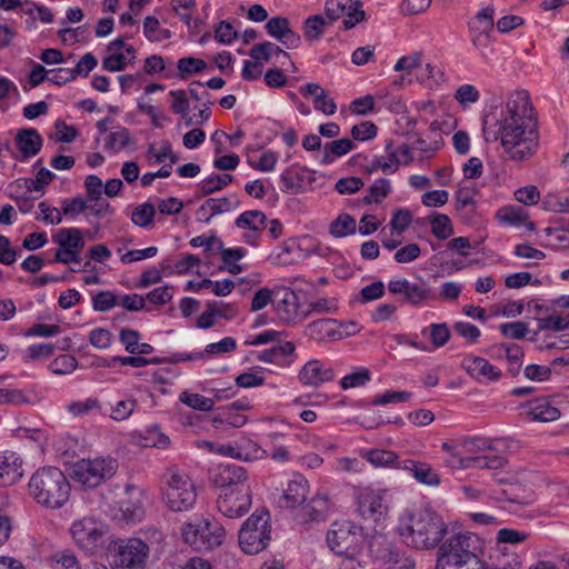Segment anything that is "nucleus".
Masks as SVG:
<instances>
[{
	"mask_svg": "<svg viewBox=\"0 0 569 569\" xmlns=\"http://www.w3.org/2000/svg\"><path fill=\"white\" fill-rule=\"evenodd\" d=\"M482 127L486 141L500 140L513 161L528 160L538 149V120L525 90L512 93L503 108L486 114Z\"/></svg>",
	"mask_w": 569,
	"mask_h": 569,
	"instance_id": "nucleus-1",
	"label": "nucleus"
},
{
	"mask_svg": "<svg viewBox=\"0 0 569 569\" xmlns=\"http://www.w3.org/2000/svg\"><path fill=\"white\" fill-rule=\"evenodd\" d=\"M483 546L475 533L453 535L439 546L436 569H482Z\"/></svg>",
	"mask_w": 569,
	"mask_h": 569,
	"instance_id": "nucleus-2",
	"label": "nucleus"
},
{
	"mask_svg": "<svg viewBox=\"0 0 569 569\" xmlns=\"http://www.w3.org/2000/svg\"><path fill=\"white\" fill-rule=\"evenodd\" d=\"M447 531V523L430 509H420L409 513L398 528L403 541L419 550L435 549Z\"/></svg>",
	"mask_w": 569,
	"mask_h": 569,
	"instance_id": "nucleus-3",
	"label": "nucleus"
},
{
	"mask_svg": "<svg viewBox=\"0 0 569 569\" xmlns=\"http://www.w3.org/2000/svg\"><path fill=\"white\" fill-rule=\"evenodd\" d=\"M29 493L37 503L59 509L66 505L70 497V483L64 473L56 467L38 469L30 478Z\"/></svg>",
	"mask_w": 569,
	"mask_h": 569,
	"instance_id": "nucleus-4",
	"label": "nucleus"
},
{
	"mask_svg": "<svg viewBox=\"0 0 569 569\" xmlns=\"http://www.w3.org/2000/svg\"><path fill=\"white\" fill-rule=\"evenodd\" d=\"M181 536L186 543L199 551H209L222 545L226 530L217 521L194 517L183 523Z\"/></svg>",
	"mask_w": 569,
	"mask_h": 569,
	"instance_id": "nucleus-5",
	"label": "nucleus"
},
{
	"mask_svg": "<svg viewBox=\"0 0 569 569\" xmlns=\"http://www.w3.org/2000/svg\"><path fill=\"white\" fill-rule=\"evenodd\" d=\"M162 499L170 510L186 511L197 501L196 488L187 475L170 468L164 473Z\"/></svg>",
	"mask_w": 569,
	"mask_h": 569,
	"instance_id": "nucleus-6",
	"label": "nucleus"
},
{
	"mask_svg": "<svg viewBox=\"0 0 569 569\" xmlns=\"http://www.w3.org/2000/svg\"><path fill=\"white\" fill-rule=\"evenodd\" d=\"M363 541L362 527L351 521H336L327 533L329 548L337 555L346 556V566H353L351 559Z\"/></svg>",
	"mask_w": 569,
	"mask_h": 569,
	"instance_id": "nucleus-7",
	"label": "nucleus"
},
{
	"mask_svg": "<svg viewBox=\"0 0 569 569\" xmlns=\"http://www.w3.org/2000/svg\"><path fill=\"white\" fill-rule=\"evenodd\" d=\"M118 468L111 458L81 459L71 467V477L88 489L99 487L112 478Z\"/></svg>",
	"mask_w": 569,
	"mask_h": 569,
	"instance_id": "nucleus-8",
	"label": "nucleus"
},
{
	"mask_svg": "<svg viewBox=\"0 0 569 569\" xmlns=\"http://www.w3.org/2000/svg\"><path fill=\"white\" fill-rule=\"evenodd\" d=\"M270 541L269 513L264 510L252 513L239 531V545L248 555L263 550Z\"/></svg>",
	"mask_w": 569,
	"mask_h": 569,
	"instance_id": "nucleus-9",
	"label": "nucleus"
},
{
	"mask_svg": "<svg viewBox=\"0 0 569 569\" xmlns=\"http://www.w3.org/2000/svg\"><path fill=\"white\" fill-rule=\"evenodd\" d=\"M148 556L149 546L143 540H121L111 551V566L113 569H144Z\"/></svg>",
	"mask_w": 569,
	"mask_h": 569,
	"instance_id": "nucleus-10",
	"label": "nucleus"
},
{
	"mask_svg": "<svg viewBox=\"0 0 569 569\" xmlns=\"http://www.w3.org/2000/svg\"><path fill=\"white\" fill-rule=\"evenodd\" d=\"M458 447H461L460 441H445L441 445L442 450L450 455L446 462L452 468L468 469L477 467L481 469H500L506 463L505 458L497 455L462 457L461 453L456 450Z\"/></svg>",
	"mask_w": 569,
	"mask_h": 569,
	"instance_id": "nucleus-11",
	"label": "nucleus"
},
{
	"mask_svg": "<svg viewBox=\"0 0 569 569\" xmlns=\"http://www.w3.org/2000/svg\"><path fill=\"white\" fill-rule=\"evenodd\" d=\"M70 532L80 548L91 551L102 542L107 526L94 518L83 517L72 523Z\"/></svg>",
	"mask_w": 569,
	"mask_h": 569,
	"instance_id": "nucleus-12",
	"label": "nucleus"
},
{
	"mask_svg": "<svg viewBox=\"0 0 569 569\" xmlns=\"http://www.w3.org/2000/svg\"><path fill=\"white\" fill-rule=\"evenodd\" d=\"M325 12L329 24L346 16L342 21L345 30L352 29L366 16L362 3L353 0H327Z\"/></svg>",
	"mask_w": 569,
	"mask_h": 569,
	"instance_id": "nucleus-13",
	"label": "nucleus"
},
{
	"mask_svg": "<svg viewBox=\"0 0 569 569\" xmlns=\"http://www.w3.org/2000/svg\"><path fill=\"white\" fill-rule=\"evenodd\" d=\"M251 488L221 491L217 499L218 510L227 518L243 516L251 507Z\"/></svg>",
	"mask_w": 569,
	"mask_h": 569,
	"instance_id": "nucleus-14",
	"label": "nucleus"
},
{
	"mask_svg": "<svg viewBox=\"0 0 569 569\" xmlns=\"http://www.w3.org/2000/svg\"><path fill=\"white\" fill-rule=\"evenodd\" d=\"M213 485L221 491L250 488L247 470L236 463H221L212 476Z\"/></svg>",
	"mask_w": 569,
	"mask_h": 569,
	"instance_id": "nucleus-15",
	"label": "nucleus"
},
{
	"mask_svg": "<svg viewBox=\"0 0 569 569\" xmlns=\"http://www.w3.org/2000/svg\"><path fill=\"white\" fill-rule=\"evenodd\" d=\"M391 293L403 295L405 300L412 306H421L422 303L436 300V293L423 282H410L407 279L392 280L388 284Z\"/></svg>",
	"mask_w": 569,
	"mask_h": 569,
	"instance_id": "nucleus-16",
	"label": "nucleus"
},
{
	"mask_svg": "<svg viewBox=\"0 0 569 569\" xmlns=\"http://www.w3.org/2000/svg\"><path fill=\"white\" fill-rule=\"evenodd\" d=\"M357 511L365 520L379 521L387 513L382 497L373 491L365 490L358 495Z\"/></svg>",
	"mask_w": 569,
	"mask_h": 569,
	"instance_id": "nucleus-17",
	"label": "nucleus"
},
{
	"mask_svg": "<svg viewBox=\"0 0 569 569\" xmlns=\"http://www.w3.org/2000/svg\"><path fill=\"white\" fill-rule=\"evenodd\" d=\"M273 305L278 317L286 322L295 321L299 315V300L297 293L290 288L282 287L274 290Z\"/></svg>",
	"mask_w": 569,
	"mask_h": 569,
	"instance_id": "nucleus-18",
	"label": "nucleus"
},
{
	"mask_svg": "<svg viewBox=\"0 0 569 569\" xmlns=\"http://www.w3.org/2000/svg\"><path fill=\"white\" fill-rule=\"evenodd\" d=\"M299 380L303 385L319 386L331 381L335 377L331 367L326 366L322 361L313 359L308 361L299 371Z\"/></svg>",
	"mask_w": 569,
	"mask_h": 569,
	"instance_id": "nucleus-19",
	"label": "nucleus"
},
{
	"mask_svg": "<svg viewBox=\"0 0 569 569\" xmlns=\"http://www.w3.org/2000/svg\"><path fill=\"white\" fill-rule=\"evenodd\" d=\"M22 475V461L14 452L6 451L0 453V486H11Z\"/></svg>",
	"mask_w": 569,
	"mask_h": 569,
	"instance_id": "nucleus-20",
	"label": "nucleus"
},
{
	"mask_svg": "<svg viewBox=\"0 0 569 569\" xmlns=\"http://www.w3.org/2000/svg\"><path fill=\"white\" fill-rule=\"evenodd\" d=\"M462 368L475 379L486 378L491 381H497L502 375L501 370L496 366L476 356L466 357L462 361Z\"/></svg>",
	"mask_w": 569,
	"mask_h": 569,
	"instance_id": "nucleus-21",
	"label": "nucleus"
},
{
	"mask_svg": "<svg viewBox=\"0 0 569 569\" xmlns=\"http://www.w3.org/2000/svg\"><path fill=\"white\" fill-rule=\"evenodd\" d=\"M16 144L24 159L31 158L41 150L43 139L33 128L18 130L16 134Z\"/></svg>",
	"mask_w": 569,
	"mask_h": 569,
	"instance_id": "nucleus-22",
	"label": "nucleus"
},
{
	"mask_svg": "<svg viewBox=\"0 0 569 569\" xmlns=\"http://www.w3.org/2000/svg\"><path fill=\"white\" fill-rule=\"evenodd\" d=\"M398 469H405L412 472L415 479L427 486H438L440 477L430 465L415 460H403L402 463L397 465Z\"/></svg>",
	"mask_w": 569,
	"mask_h": 569,
	"instance_id": "nucleus-23",
	"label": "nucleus"
},
{
	"mask_svg": "<svg viewBox=\"0 0 569 569\" xmlns=\"http://www.w3.org/2000/svg\"><path fill=\"white\" fill-rule=\"evenodd\" d=\"M489 559L493 569H520L522 565L519 555L507 546L496 545Z\"/></svg>",
	"mask_w": 569,
	"mask_h": 569,
	"instance_id": "nucleus-24",
	"label": "nucleus"
},
{
	"mask_svg": "<svg viewBox=\"0 0 569 569\" xmlns=\"http://www.w3.org/2000/svg\"><path fill=\"white\" fill-rule=\"evenodd\" d=\"M305 335L316 341H326L335 339L340 336L337 321L333 319H319L310 322L306 329Z\"/></svg>",
	"mask_w": 569,
	"mask_h": 569,
	"instance_id": "nucleus-25",
	"label": "nucleus"
},
{
	"mask_svg": "<svg viewBox=\"0 0 569 569\" xmlns=\"http://www.w3.org/2000/svg\"><path fill=\"white\" fill-rule=\"evenodd\" d=\"M328 509L327 497L318 495L298 511L297 518L300 522L320 521L325 519Z\"/></svg>",
	"mask_w": 569,
	"mask_h": 569,
	"instance_id": "nucleus-26",
	"label": "nucleus"
},
{
	"mask_svg": "<svg viewBox=\"0 0 569 569\" xmlns=\"http://www.w3.org/2000/svg\"><path fill=\"white\" fill-rule=\"evenodd\" d=\"M231 210V201L223 197L219 199L210 198L206 200L196 211V219L199 222L209 223L216 214Z\"/></svg>",
	"mask_w": 569,
	"mask_h": 569,
	"instance_id": "nucleus-27",
	"label": "nucleus"
},
{
	"mask_svg": "<svg viewBox=\"0 0 569 569\" xmlns=\"http://www.w3.org/2000/svg\"><path fill=\"white\" fill-rule=\"evenodd\" d=\"M528 415L535 421L550 422L560 417V411L549 400L541 398L528 403Z\"/></svg>",
	"mask_w": 569,
	"mask_h": 569,
	"instance_id": "nucleus-28",
	"label": "nucleus"
},
{
	"mask_svg": "<svg viewBox=\"0 0 569 569\" xmlns=\"http://www.w3.org/2000/svg\"><path fill=\"white\" fill-rule=\"evenodd\" d=\"M307 493V480L300 478L299 480L290 481L283 492L280 503L286 508H295L305 502Z\"/></svg>",
	"mask_w": 569,
	"mask_h": 569,
	"instance_id": "nucleus-29",
	"label": "nucleus"
},
{
	"mask_svg": "<svg viewBox=\"0 0 569 569\" xmlns=\"http://www.w3.org/2000/svg\"><path fill=\"white\" fill-rule=\"evenodd\" d=\"M53 241L61 248L80 252L84 247L82 231L78 228H62L53 236Z\"/></svg>",
	"mask_w": 569,
	"mask_h": 569,
	"instance_id": "nucleus-30",
	"label": "nucleus"
},
{
	"mask_svg": "<svg viewBox=\"0 0 569 569\" xmlns=\"http://www.w3.org/2000/svg\"><path fill=\"white\" fill-rule=\"evenodd\" d=\"M380 558L383 560L386 565L389 566V569H415L416 561L410 556H407L405 552H401L398 548L393 546L387 547L380 555Z\"/></svg>",
	"mask_w": 569,
	"mask_h": 569,
	"instance_id": "nucleus-31",
	"label": "nucleus"
},
{
	"mask_svg": "<svg viewBox=\"0 0 569 569\" xmlns=\"http://www.w3.org/2000/svg\"><path fill=\"white\" fill-rule=\"evenodd\" d=\"M267 217L262 211L248 210L236 219V226L240 229H250L251 231L259 232L264 229Z\"/></svg>",
	"mask_w": 569,
	"mask_h": 569,
	"instance_id": "nucleus-32",
	"label": "nucleus"
},
{
	"mask_svg": "<svg viewBox=\"0 0 569 569\" xmlns=\"http://www.w3.org/2000/svg\"><path fill=\"white\" fill-rule=\"evenodd\" d=\"M361 456L375 467L395 466L397 468V465L402 463V461H398V456L396 452L385 449L362 451Z\"/></svg>",
	"mask_w": 569,
	"mask_h": 569,
	"instance_id": "nucleus-33",
	"label": "nucleus"
},
{
	"mask_svg": "<svg viewBox=\"0 0 569 569\" xmlns=\"http://www.w3.org/2000/svg\"><path fill=\"white\" fill-rule=\"evenodd\" d=\"M231 174H212L198 184V197H206L216 191H220L231 183Z\"/></svg>",
	"mask_w": 569,
	"mask_h": 569,
	"instance_id": "nucleus-34",
	"label": "nucleus"
},
{
	"mask_svg": "<svg viewBox=\"0 0 569 569\" xmlns=\"http://www.w3.org/2000/svg\"><path fill=\"white\" fill-rule=\"evenodd\" d=\"M495 9L487 7L468 22L469 32H492Z\"/></svg>",
	"mask_w": 569,
	"mask_h": 569,
	"instance_id": "nucleus-35",
	"label": "nucleus"
},
{
	"mask_svg": "<svg viewBox=\"0 0 569 569\" xmlns=\"http://www.w3.org/2000/svg\"><path fill=\"white\" fill-rule=\"evenodd\" d=\"M101 410V402L98 398H87L83 400L71 401L67 405V411L73 417L83 418L92 412Z\"/></svg>",
	"mask_w": 569,
	"mask_h": 569,
	"instance_id": "nucleus-36",
	"label": "nucleus"
},
{
	"mask_svg": "<svg viewBox=\"0 0 569 569\" xmlns=\"http://www.w3.org/2000/svg\"><path fill=\"white\" fill-rule=\"evenodd\" d=\"M296 346L286 341L257 353V359L262 362H276L280 357H287L295 352Z\"/></svg>",
	"mask_w": 569,
	"mask_h": 569,
	"instance_id": "nucleus-37",
	"label": "nucleus"
},
{
	"mask_svg": "<svg viewBox=\"0 0 569 569\" xmlns=\"http://www.w3.org/2000/svg\"><path fill=\"white\" fill-rule=\"evenodd\" d=\"M355 143L350 139H339L326 144L325 153L322 157L323 163H331L335 157H341L351 151Z\"/></svg>",
	"mask_w": 569,
	"mask_h": 569,
	"instance_id": "nucleus-38",
	"label": "nucleus"
},
{
	"mask_svg": "<svg viewBox=\"0 0 569 569\" xmlns=\"http://www.w3.org/2000/svg\"><path fill=\"white\" fill-rule=\"evenodd\" d=\"M329 231L336 238L355 233L356 220L348 213H341L330 223Z\"/></svg>",
	"mask_w": 569,
	"mask_h": 569,
	"instance_id": "nucleus-39",
	"label": "nucleus"
},
{
	"mask_svg": "<svg viewBox=\"0 0 569 569\" xmlns=\"http://www.w3.org/2000/svg\"><path fill=\"white\" fill-rule=\"evenodd\" d=\"M69 348L68 341L63 340L61 346L52 343H39L30 346L26 351L27 360L34 361L42 358H49L53 355L56 349L67 350Z\"/></svg>",
	"mask_w": 569,
	"mask_h": 569,
	"instance_id": "nucleus-40",
	"label": "nucleus"
},
{
	"mask_svg": "<svg viewBox=\"0 0 569 569\" xmlns=\"http://www.w3.org/2000/svg\"><path fill=\"white\" fill-rule=\"evenodd\" d=\"M391 184L388 179L380 178L373 182L368 189V194L365 196L363 202L366 204L381 203V201L390 193Z\"/></svg>",
	"mask_w": 569,
	"mask_h": 569,
	"instance_id": "nucleus-41",
	"label": "nucleus"
},
{
	"mask_svg": "<svg viewBox=\"0 0 569 569\" xmlns=\"http://www.w3.org/2000/svg\"><path fill=\"white\" fill-rule=\"evenodd\" d=\"M279 54L281 53L284 58L289 59V56L286 51H283L280 47L276 46L272 42H263L254 44L250 51V57L259 63V61H268L271 57V54Z\"/></svg>",
	"mask_w": 569,
	"mask_h": 569,
	"instance_id": "nucleus-42",
	"label": "nucleus"
},
{
	"mask_svg": "<svg viewBox=\"0 0 569 569\" xmlns=\"http://www.w3.org/2000/svg\"><path fill=\"white\" fill-rule=\"evenodd\" d=\"M530 537V533L523 530H517L512 528H502L497 532L496 545H520L526 542Z\"/></svg>",
	"mask_w": 569,
	"mask_h": 569,
	"instance_id": "nucleus-43",
	"label": "nucleus"
},
{
	"mask_svg": "<svg viewBox=\"0 0 569 569\" xmlns=\"http://www.w3.org/2000/svg\"><path fill=\"white\" fill-rule=\"evenodd\" d=\"M280 180L283 184V191L289 193H299L303 189V177L300 172L295 170L293 168L286 169L281 176Z\"/></svg>",
	"mask_w": 569,
	"mask_h": 569,
	"instance_id": "nucleus-44",
	"label": "nucleus"
},
{
	"mask_svg": "<svg viewBox=\"0 0 569 569\" xmlns=\"http://www.w3.org/2000/svg\"><path fill=\"white\" fill-rule=\"evenodd\" d=\"M240 446V460L244 461H256L263 459L268 456V452L266 449L260 447L257 442L244 439L239 442Z\"/></svg>",
	"mask_w": 569,
	"mask_h": 569,
	"instance_id": "nucleus-45",
	"label": "nucleus"
},
{
	"mask_svg": "<svg viewBox=\"0 0 569 569\" xmlns=\"http://www.w3.org/2000/svg\"><path fill=\"white\" fill-rule=\"evenodd\" d=\"M179 399L188 407L200 411H210L214 406L212 399L206 398L200 393H190L188 391H183L180 393Z\"/></svg>",
	"mask_w": 569,
	"mask_h": 569,
	"instance_id": "nucleus-46",
	"label": "nucleus"
},
{
	"mask_svg": "<svg viewBox=\"0 0 569 569\" xmlns=\"http://www.w3.org/2000/svg\"><path fill=\"white\" fill-rule=\"evenodd\" d=\"M431 231L438 239H448L453 233L450 219L446 214L436 213L430 219Z\"/></svg>",
	"mask_w": 569,
	"mask_h": 569,
	"instance_id": "nucleus-47",
	"label": "nucleus"
},
{
	"mask_svg": "<svg viewBox=\"0 0 569 569\" xmlns=\"http://www.w3.org/2000/svg\"><path fill=\"white\" fill-rule=\"evenodd\" d=\"M144 36L150 41H162L169 39L171 32L168 29L160 28L159 20L154 17H147L143 22Z\"/></svg>",
	"mask_w": 569,
	"mask_h": 569,
	"instance_id": "nucleus-48",
	"label": "nucleus"
},
{
	"mask_svg": "<svg viewBox=\"0 0 569 569\" xmlns=\"http://www.w3.org/2000/svg\"><path fill=\"white\" fill-rule=\"evenodd\" d=\"M177 68L180 73V78L184 79L191 73H200L203 71L207 68V62L193 57H183L178 60Z\"/></svg>",
	"mask_w": 569,
	"mask_h": 569,
	"instance_id": "nucleus-49",
	"label": "nucleus"
},
{
	"mask_svg": "<svg viewBox=\"0 0 569 569\" xmlns=\"http://www.w3.org/2000/svg\"><path fill=\"white\" fill-rule=\"evenodd\" d=\"M78 367L77 359L71 355H60L49 366L54 375H69Z\"/></svg>",
	"mask_w": 569,
	"mask_h": 569,
	"instance_id": "nucleus-50",
	"label": "nucleus"
},
{
	"mask_svg": "<svg viewBox=\"0 0 569 569\" xmlns=\"http://www.w3.org/2000/svg\"><path fill=\"white\" fill-rule=\"evenodd\" d=\"M154 214V206L150 202H146L134 209L131 219L134 224L146 228L152 223Z\"/></svg>",
	"mask_w": 569,
	"mask_h": 569,
	"instance_id": "nucleus-51",
	"label": "nucleus"
},
{
	"mask_svg": "<svg viewBox=\"0 0 569 569\" xmlns=\"http://www.w3.org/2000/svg\"><path fill=\"white\" fill-rule=\"evenodd\" d=\"M370 379L371 372L366 368H360L358 371L345 376L340 381V386L342 389L347 390L349 388L365 386Z\"/></svg>",
	"mask_w": 569,
	"mask_h": 569,
	"instance_id": "nucleus-52",
	"label": "nucleus"
},
{
	"mask_svg": "<svg viewBox=\"0 0 569 569\" xmlns=\"http://www.w3.org/2000/svg\"><path fill=\"white\" fill-rule=\"evenodd\" d=\"M497 217L500 219V221L505 223L517 224L526 221L528 214L525 212L522 208L511 206L501 208L498 211Z\"/></svg>",
	"mask_w": 569,
	"mask_h": 569,
	"instance_id": "nucleus-53",
	"label": "nucleus"
},
{
	"mask_svg": "<svg viewBox=\"0 0 569 569\" xmlns=\"http://www.w3.org/2000/svg\"><path fill=\"white\" fill-rule=\"evenodd\" d=\"M569 328V312L566 316H549L542 319H539V330H556L562 331Z\"/></svg>",
	"mask_w": 569,
	"mask_h": 569,
	"instance_id": "nucleus-54",
	"label": "nucleus"
},
{
	"mask_svg": "<svg viewBox=\"0 0 569 569\" xmlns=\"http://www.w3.org/2000/svg\"><path fill=\"white\" fill-rule=\"evenodd\" d=\"M515 198L525 206L537 204L540 200V191L533 184L521 187L515 191Z\"/></svg>",
	"mask_w": 569,
	"mask_h": 569,
	"instance_id": "nucleus-55",
	"label": "nucleus"
},
{
	"mask_svg": "<svg viewBox=\"0 0 569 569\" xmlns=\"http://www.w3.org/2000/svg\"><path fill=\"white\" fill-rule=\"evenodd\" d=\"M329 24L322 16L316 14L305 21V37L309 40L318 39L322 34V28Z\"/></svg>",
	"mask_w": 569,
	"mask_h": 569,
	"instance_id": "nucleus-56",
	"label": "nucleus"
},
{
	"mask_svg": "<svg viewBox=\"0 0 569 569\" xmlns=\"http://www.w3.org/2000/svg\"><path fill=\"white\" fill-rule=\"evenodd\" d=\"M136 406L137 401L134 399L120 400L112 408L110 418L116 421H123L132 415Z\"/></svg>",
	"mask_w": 569,
	"mask_h": 569,
	"instance_id": "nucleus-57",
	"label": "nucleus"
},
{
	"mask_svg": "<svg viewBox=\"0 0 569 569\" xmlns=\"http://www.w3.org/2000/svg\"><path fill=\"white\" fill-rule=\"evenodd\" d=\"M266 30L269 36L279 41L290 30L289 20L284 17H273L266 23Z\"/></svg>",
	"mask_w": 569,
	"mask_h": 569,
	"instance_id": "nucleus-58",
	"label": "nucleus"
},
{
	"mask_svg": "<svg viewBox=\"0 0 569 569\" xmlns=\"http://www.w3.org/2000/svg\"><path fill=\"white\" fill-rule=\"evenodd\" d=\"M431 343L435 348L443 347L450 339L447 323H432L429 327Z\"/></svg>",
	"mask_w": 569,
	"mask_h": 569,
	"instance_id": "nucleus-59",
	"label": "nucleus"
},
{
	"mask_svg": "<svg viewBox=\"0 0 569 569\" xmlns=\"http://www.w3.org/2000/svg\"><path fill=\"white\" fill-rule=\"evenodd\" d=\"M523 351L520 346L510 343V349L507 355V361L509 363L508 371L512 377L519 375L522 366Z\"/></svg>",
	"mask_w": 569,
	"mask_h": 569,
	"instance_id": "nucleus-60",
	"label": "nucleus"
},
{
	"mask_svg": "<svg viewBox=\"0 0 569 569\" xmlns=\"http://www.w3.org/2000/svg\"><path fill=\"white\" fill-rule=\"evenodd\" d=\"M378 128L371 121H363L351 128V137L358 141L372 139L377 136Z\"/></svg>",
	"mask_w": 569,
	"mask_h": 569,
	"instance_id": "nucleus-61",
	"label": "nucleus"
},
{
	"mask_svg": "<svg viewBox=\"0 0 569 569\" xmlns=\"http://www.w3.org/2000/svg\"><path fill=\"white\" fill-rule=\"evenodd\" d=\"M500 331L506 338L520 340L528 332V325L522 321L507 322L500 326Z\"/></svg>",
	"mask_w": 569,
	"mask_h": 569,
	"instance_id": "nucleus-62",
	"label": "nucleus"
},
{
	"mask_svg": "<svg viewBox=\"0 0 569 569\" xmlns=\"http://www.w3.org/2000/svg\"><path fill=\"white\" fill-rule=\"evenodd\" d=\"M113 336L106 328H96L89 335L90 343L97 349H107L112 343Z\"/></svg>",
	"mask_w": 569,
	"mask_h": 569,
	"instance_id": "nucleus-63",
	"label": "nucleus"
},
{
	"mask_svg": "<svg viewBox=\"0 0 569 569\" xmlns=\"http://www.w3.org/2000/svg\"><path fill=\"white\" fill-rule=\"evenodd\" d=\"M117 303V297L111 291H100L92 298L93 309L100 312L110 310Z\"/></svg>",
	"mask_w": 569,
	"mask_h": 569,
	"instance_id": "nucleus-64",
	"label": "nucleus"
}]
</instances>
